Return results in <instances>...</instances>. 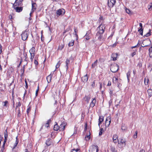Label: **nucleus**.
<instances>
[{"instance_id": "obj_1", "label": "nucleus", "mask_w": 152, "mask_h": 152, "mask_svg": "<svg viewBox=\"0 0 152 152\" xmlns=\"http://www.w3.org/2000/svg\"><path fill=\"white\" fill-rule=\"evenodd\" d=\"M106 25L104 24H102V23H101L99 26L97 28V30L98 31V34L99 33L103 34L104 32L106 27Z\"/></svg>"}, {"instance_id": "obj_2", "label": "nucleus", "mask_w": 152, "mask_h": 152, "mask_svg": "<svg viewBox=\"0 0 152 152\" xmlns=\"http://www.w3.org/2000/svg\"><path fill=\"white\" fill-rule=\"evenodd\" d=\"M29 52L30 54V58L31 60V61L32 62L33 60V58L35 54V48L34 47H32V48L30 50Z\"/></svg>"}, {"instance_id": "obj_3", "label": "nucleus", "mask_w": 152, "mask_h": 152, "mask_svg": "<svg viewBox=\"0 0 152 152\" xmlns=\"http://www.w3.org/2000/svg\"><path fill=\"white\" fill-rule=\"evenodd\" d=\"M29 33V32L27 30L23 31L21 34L22 40L24 41L26 40L28 38Z\"/></svg>"}, {"instance_id": "obj_4", "label": "nucleus", "mask_w": 152, "mask_h": 152, "mask_svg": "<svg viewBox=\"0 0 152 152\" xmlns=\"http://www.w3.org/2000/svg\"><path fill=\"white\" fill-rule=\"evenodd\" d=\"M65 12V11L64 9H61L56 11V16L58 17L64 15Z\"/></svg>"}, {"instance_id": "obj_5", "label": "nucleus", "mask_w": 152, "mask_h": 152, "mask_svg": "<svg viewBox=\"0 0 152 152\" xmlns=\"http://www.w3.org/2000/svg\"><path fill=\"white\" fill-rule=\"evenodd\" d=\"M118 69V65L116 64H112L110 67V70L111 71L115 73L117 71Z\"/></svg>"}, {"instance_id": "obj_6", "label": "nucleus", "mask_w": 152, "mask_h": 152, "mask_svg": "<svg viewBox=\"0 0 152 152\" xmlns=\"http://www.w3.org/2000/svg\"><path fill=\"white\" fill-rule=\"evenodd\" d=\"M99 151L98 147L96 145H93L90 148L89 152H98Z\"/></svg>"}, {"instance_id": "obj_7", "label": "nucleus", "mask_w": 152, "mask_h": 152, "mask_svg": "<svg viewBox=\"0 0 152 152\" xmlns=\"http://www.w3.org/2000/svg\"><path fill=\"white\" fill-rule=\"evenodd\" d=\"M118 146L120 148H121L126 145V141L124 140L121 139L119 141H118Z\"/></svg>"}, {"instance_id": "obj_8", "label": "nucleus", "mask_w": 152, "mask_h": 152, "mask_svg": "<svg viewBox=\"0 0 152 152\" xmlns=\"http://www.w3.org/2000/svg\"><path fill=\"white\" fill-rule=\"evenodd\" d=\"M151 44V41L150 39H147L142 42V44L143 45V46L141 45V46L142 47L148 46Z\"/></svg>"}, {"instance_id": "obj_9", "label": "nucleus", "mask_w": 152, "mask_h": 152, "mask_svg": "<svg viewBox=\"0 0 152 152\" xmlns=\"http://www.w3.org/2000/svg\"><path fill=\"white\" fill-rule=\"evenodd\" d=\"M116 3V0H108V5L110 8L112 7Z\"/></svg>"}, {"instance_id": "obj_10", "label": "nucleus", "mask_w": 152, "mask_h": 152, "mask_svg": "<svg viewBox=\"0 0 152 152\" xmlns=\"http://www.w3.org/2000/svg\"><path fill=\"white\" fill-rule=\"evenodd\" d=\"M23 0H16L14 3L13 5V7H18V6H22L23 5Z\"/></svg>"}, {"instance_id": "obj_11", "label": "nucleus", "mask_w": 152, "mask_h": 152, "mask_svg": "<svg viewBox=\"0 0 152 152\" xmlns=\"http://www.w3.org/2000/svg\"><path fill=\"white\" fill-rule=\"evenodd\" d=\"M111 119L110 116H108L105 121V125L106 126L108 127L111 122Z\"/></svg>"}, {"instance_id": "obj_12", "label": "nucleus", "mask_w": 152, "mask_h": 152, "mask_svg": "<svg viewBox=\"0 0 152 152\" xmlns=\"http://www.w3.org/2000/svg\"><path fill=\"white\" fill-rule=\"evenodd\" d=\"M31 4H32L31 10H32V12H34V11H35L36 10L37 7V4L35 3L33 1H32Z\"/></svg>"}, {"instance_id": "obj_13", "label": "nucleus", "mask_w": 152, "mask_h": 152, "mask_svg": "<svg viewBox=\"0 0 152 152\" xmlns=\"http://www.w3.org/2000/svg\"><path fill=\"white\" fill-rule=\"evenodd\" d=\"M52 143V139L50 138H48L46 140L45 144L47 146H48L51 145Z\"/></svg>"}, {"instance_id": "obj_14", "label": "nucleus", "mask_w": 152, "mask_h": 152, "mask_svg": "<svg viewBox=\"0 0 152 152\" xmlns=\"http://www.w3.org/2000/svg\"><path fill=\"white\" fill-rule=\"evenodd\" d=\"M66 126L65 123H62L59 126V130L60 131H63L64 130Z\"/></svg>"}, {"instance_id": "obj_15", "label": "nucleus", "mask_w": 152, "mask_h": 152, "mask_svg": "<svg viewBox=\"0 0 152 152\" xmlns=\"http://www.w3.org/2000/svg\"><path fill=\"white\" fill-rule=\"evenodd\" d=\"M14 8L17 12H20L22 11L23 7H13Z\"/></svg>"}, {"instance_id": "obj_16", "label": "nucleus", "mask_w": 152, "mask_h": 152, "mask_svg": "<svg viewBox=\"0 0 152 152\" xmlns=\"http://www.w3.org/2000/svg\"><path fill=\"white\" fill-rule=\"evenodd\" d=\"M118 136L116 134H114L113 136V142L115 143H116L117 142H118Z\"/></svg>"}, {"instance_id": "obj_17", "label": "nucleus", "mask_w": 152, "mask_h": 152, "mask_svg": "<svg viewBox=\"0 0 152 152\" xmlns=\"http://www.w3.org/2000/svg\"><path fill=\"white\" fill-rule=\"evenodd\" d=\"M81 79L83 82H86L88 79V77L87 75L86 74L83 77L81 78Z\"/></svg>"}, {"instance_id": "obj_18", "label": "nucleus", "mask_w": 152, "mask_h": 152, "mask_svg": "<svg viewBox=\"0 0 152 152\" xmlns=\"http://www.w3.org/2000/svg\"><path fill=\"white\" fill-rule=\"evenodd\" d=\"M52 76L53 75L51 74H50L46 78L48 83H50L51 82Z\"/></svg>"}, {"instance_id": "obj_19", "label": "nucleus", "mask_w": 152, "mask_h": 152, "mask_svg": "<svg viewBox=\"0 0 152 152\" xmlns=\"http://www.w3.org/2000/svg\"><path fill=\"white\" fill-rule=\"evenodd\" d=\"M102 34L99 33L98 34V32H97L96 34V37H97L98 39L100 41L101 40L102 38Z\"/></svg>"}, {"instance_id": "obj_20", "label": "nucleus", "mask_w": 152, "mask_h": 152, "mask_svg": "<svg viewBox=\"0 0 152 152\" xmlns=\"http://www.w3.org/2000/svg\"><path fill=\"white\" fill-rule=\"evenodd\" d=\"M96 103V99L94 98L93 99L92 102L90 104V106L91 107H93Z\"/></svg>"}, {"instance_id": "obj_21", "label": "nucleus", "mask_w": 152, "mask_h": 152, "mask_svg": "<svg viewBox=\"0 0 152 152\" xmlns=\"http://www.w3.org/2000/svg\"><path fill=\"white\" fill-rule=\"evenodd\" d=\"M64 44L63 43V44H59L58 50H61L64 48Z\"/></svg>"}, {"instance_id": "obj_22", "label": "nucleus", "mask_w": 152, "mask_h": 152, "mask_svg": "<svg viewBox=\"0 0 152 152\" xmlns=\"http://www.w3.org/2000/svg\"><path fill=\"white\" fill-rule=\"evenodd\" d=\"M147 93L149 97H151L152 96V89H149L147 91Z\"/></svg>"}, {"instance_id": "obj_23", "label": "nucleus", "mask_w": 152, "mask_h": 152, "mask_svg": "<svg viewBox=\"0 0 152 152\" xmlns=\"http://www.w3.org/2000/svg\"><path fill=\"white\" fill-rule=\"evenodd\" d=\"M118 55L117 53H113L112 55V57L113 58V60L114 61L116 60V58L117 57Z\"/></svg>"}, {"instance_id": "obj_24", "label": "nucleus", "mask_w": 152, "mask_h": 152, "mask_svg": "<svg viewBox=\"0 0 152 152\" xmlns=\"http://www.w3.org/2000/svg\"><path fill=\"white\" fill-rule=\"evenodd\" d=\"M84 99L85 101L87 102V103H88L89 102L90 99V97L88 96H86L85 97Z\"/></svg>"}, {"instance_id": "obj_25", "label": "nucleus", "mask_w": 152, "mask_h": 152, "mask_svg": "<svg viewBox=\"0 0 152 152\" xmlns=\"http://www.w3.org/2000/svg\"><path fill=\"white\" fill-rule=\"evenodd\" d=\"M99 126L100 124H101L104 120V117L103 116H99Z\"/></svg>"}, {"instance_id": "obj_26", "label": "nucleus", "mask_w": 152, "mask_h": 152, "mask_svg": "<svg viewBox=\"0 0 152 152\" xmlns=\"http://www.w3.org/2000/svg\"><path fill=\"white\" fill-rule=\"evenodd\" d=\"M54 130L56 131H58V130H59V126L58 125L57 123L54 126Z\"/></svg>"}, {"instance_id": "obj_27", "label": "nucleus", "mask_w": 152, "mask_h": 152, "mask_svg": "<svg viewBox=\"0 0 152 152\" xmlns=\"http://www.w3.org/2000/svg\"><path fill=\"white\" fill-rule=\"evenodd\" d=\"M113 82L114 83H116L118 82V79L116 77H113Z\"/></svg>"}, {"instance_id": "obj_28", "label": "nucleus", "mask_w": 152, "mask_h": 152, "mask_svg": "<svg viewBox=\"0 0 152 152\" xmlns=\"http://www.w3.org/2000/svg\"><path fill=\"white\" fill-rule=\"evenodd\" d=\"M74 41L73 40H72L71 41H70L68 44V46L69 47L72 46L74 45Z\"/></svg>"}, {"instance_id": "obj_29", "label": "nucleus", "mask_w": 152, "mask_h": 152, "mask_svg": "<svg viewBox=\"0 0 152 152\" xmlns=\"http://www.w3.org/2000/svg\"><path fill=\"white\" fill-rule=\"evenodd\" d=\"M51 121V119H49L47 123H46L45 124V126L47 127H48L49 126V124L50 123Z\"/></svg>"}, {"instance_id": "obj_30", "label": "nucleus", "mask_w": 152, "mask_h": 152, "mask_svg": "<svg viewBox=\"0 0 152 152\" xmlns=\"http://www.w3.org/2000/svg\"><path fill=\"white\" fill-rule=\"evenodd\" d=\"M149 79L148 78H145L144 79L145 84V85H147L148 84Z\"/></svg>"}, {"instance_id": "obj_31", "label": "nucleus", "mask_w": 152, "mask_h": 152, "mask_svg": "<svg viewBox=\"0 0 152 152\" xmlns=\"http://www.w3.org/2000/svg\"><path fill=\"white\" fill-rule=\"evenodd\" d=\"M70 62V60L69 59H67L66 60V69H67L68 67V64H69Z\"/></svg>"}, {"instance_id": "obj_32", "label": "nucleus", "mask_w": 152, "mask_h": 152, "mask_svg": "<svg viewBox=\"0 0 152 152\" xmlns=\"http://www.w3.org/2000/svg\"><path fill=\"white\" fill-rule=\"evenodd\" d=\"M151 30L149 29V32L147 33V34L144 35V36L148 37L150 36L151 35Z\"/></svg>"}, {"instance_id": "obj_33", "label": "nucleus", "mask_w": 152, "mask_h": 152, "mask_svg": "<svg viewBox=\"0 0 152 152\" xmlns=\"http://www.w3.org/2000/svg\"><path fill=\"white\" fill-rule=\"evenodd\" d=\"M97 61L96 60L94 63H93L92 64V67L93 68H94L95 66H96L97 65Z\"/></svg>"}, {"instance_id": "obj_34", "label": "nucleus", "mask_w": 152, "mask_h": 152, "mask_svg": "<svg viewBox=\"0 0 152 152\" xmlns=\"http://www.w3.org/2000/svg\"><path fill=\"white\" fill-rule=\"evenodd\" d=\"M131 72V71H129L126 74L127 79L128 81L129 80V78L130 77Z\"/></svg>"}, {"instance_id": "obj_35", "label": "nucleus", "mask_w": 152, "mask_h": 152, "mask_svg": "<svg viewBox=\"0 0 152 152\" xmlns=\"http://www.w3.org/2000/svg\"><path fill=\"white\" fill-rule=\"evenodd\" d=\"M21 105V104L20 102H18V103H17L16 104V110H17V108H18L19 107H20Z\"/></svg>"}, {"instance_id": "obj_36", "label": "nucleus", "mask_w": 152, "mask_h": 152, "mask_svg": "<svg viewBox=\"0 0 152 152\" xmlns=\"http://www.w3.org/2000/svg\"><path fill=\"white\" fill-rule=\"evenodd\" d=\"M138 31L139 32L140 34L141 35H143V28H140L138 30Z\"/></svg>"}, {"instance_id": "obj_37", "label": "nucleus", "mask_w": 152, "mask_h": 152, "mask_svg": "<svg viewBox=\"0 0 152 152\" xmlns=\"http://www.w3.org/2000/svg\"><path fill=\"white\" fill-rule=\"evenodd\" d=\"M121 129L122 130L125 131L126 130L127 128L125 125H124L122 126Z\"/></svg>"}, {"instance_id": "obj_38", "label": "nucleus", "mask_w": 152, "mask_h": 152, "mask_svg": "<svg viewBox=\"0 0 152 152\" xmlns=\"http://www.w3.org/2000/svg\"><path fill=\"white\" fill-rule=\"evenodd\" d=\"M71 152H80L79 149H73L71 150Z\"/></svg>"}, {"instance_id": "obj_39", "label": "nucleus", "mask_w": 152, "mask_h": 152, "mask_svg": "<svg viewBox=\"0 0 152 152\" xmlns=\"http://www.w3.org/2000/svg\"><path fill=\"white\" fill-rule=\"evenodd\" d=\"M16 141L15 142V143L14 146L13 148H15L17 146V145L18 144V137H16Z\"/></svg>"}, {"instance_id": "obj_40", "label": "nucleus", "mask_w": 152, "mask_h": 152, "mask_svg": "<svg viewBox=\"0 0 152 152\" xmlns=\"http://www.w3.org/2000/svg\"><path fill=\"white\" fill-rule=\"evenodd\" d=\"M8 103V102L7 101H6L4 102H3L2 103V105L4 106L7 107V104Z\"/></svg>"}, {"instance_id": "obj_41", "label": "nucleus", "mask_w": 152, "mask_h": 152, "mask_svg": "<svg viewBox=\"0 0 152 152\" xmlns=\"http://www.w3.org/2000/svg\"><path fill=\"white\" fill-rule=\"evenodd\" d=\"M74 31H75V36L76 37V39L77 40L78 39V35H77V31H76V30L75 29V28L74 29Z\"/></svg>"}, {"instance_id": "obj_42", "label": "nucleus", "mask_w": 152, "mask_h": 152, "mask_svg": "<svg viewBox=\"0 0 152 152\" xmlns=\"http://www.w3.org/2000/svg\"><path fill=\"white\" fill-rule=\"evenodd\" d=\"M140 45V43H139V41L137 45H136V46H134L132 47H131V48L132 49L138 47H139V45Z\"/></svg>"}, {"instance_id": "obj_43", "label": "nucleus", "mask_w": 152, "mask_h": 152, "mask_svg": "<svg viewBox=\"0 0 152 152\" xmlns=\"http://www.w3.org/2000/svg\"><path fill=\"white\" fill-rule=\"evenodd\" d=\"M60 64L61 63H60V61H58V62L57 63V64L56 66V69L58 68L59 67V66H60Z\"/></svg>"}, {"instance_id": "obj_44", "label": "nucleus", "mask_w": 152, "mask_h": 152, "mask_svg": "<svg viewBox=\"0 0 152 152\" xmlns=\"http://www.w3.org/2000/svg\"><path fill=\"white\" fill-rule=\"evenodd\" d=\"M103 131V128H101L100 129V131L99 133V135H101L102 134V132Z\"/></svg>"}, {"instance_id": "obj_45", "label": "nucleus", "mask_w": 152, "mask_h": 152, "mask_svg": "<svg viewBox=\"0 0 152 152\" xmlns=\"http://www.w3.org/2000/svg\"><path fill=\"white\" fill-rule=\"evenodd\" d=\"M137 133H138L137 131H136L135 132V134H134L133 136V138L134 139H136L137 138Z\"/></svg>"}, {"instance_id": "obj_46", "label": "nucleus", "mask_w": 152, "mask_h": 152, "mask_svg": "<svg viewBox=\"0 0 152 152\" xmlns=\"http://www.w3.org/2000/svg\"><path fill=\"white\" fill-rule=\"evenodd\" d=\"M18 117H19L20 116V115H21V112L20 111V110L19 108H18Z\"/></svg>"}, {"instance_id": "obj_47", "label": "nucleus", "mask_w": 152, "mask_h": 152, "mask_svg": "<svg viewBox=\"0 0 152 152\" xmlns=\"http://www.w3.org/2000/svg\"><path fill=\"white\" fill-rule=\"evenodd\" d=\"M126 12L128 14H129L131 12L130 10L129 9H128L127 8L126 9Z\"/></svg>"}, {"instance_id": "obj_48", "label": "nucleus", "mask_w": 152, "mask_h": 152, "mask_svg": "<svg viewBox=\"0 0 152 152\" xmlns=\"http://www.w3.org/2000/svg\"><path fill=\"white\" fill-rule=\"evenodd\" d=\"M70 27H69L64 32V34L66 33V32L68 31L69 30H70Z\"/></svg>"}, {"instance_id": "obj_49", "label": "nucleus", "mask_w": 152, "mask_h": 152, "mask_svg": "<svg viewBox=\"0 0 152 152\" xmlns=\"http://www.w3.org/2000/svg\"><path fill=\"white\" fill-rule=\"evenodd\" d=\"M151 5H150L148 6V9L150 10H152V4H151Z\"/></svg>"}, {"instance_id": "obj_50", "label": "nucleus", "mask_w": 152, "mask_h": 152, "mask_svg": "<svg viewBox=\"0 0 152 152\" xmlns=\"http://www.w3.org/2000/svg\"><path fill=\"white\" fill-rule=\"evenodd\" d=\"M7 134H4V140L7 141Z\"/></svg>"}, {"instance_id": "obj_51", "label": "nucleus", "mask_w": 152, "mask_h": 152, "mask_svg": "<svg viewBox=\"0 0 152 152\" xmlns=\"http://www.w3.org/2000/svg\"><path fill=\"white\" fill-rule=\"evenodd\" d=\"M39 86H38L37 87V89L36 90V96H37L38 95V93L39 91Z\"/></svg>"}, {"instance_id": "obj_52", "label": "nucleus", "mask_w": 152, "mask_h": 152, "mask_svg": "<svg viewBox=\"0 0 152 152\" xmlns=\"http://www.w3.org/2000/svg\"><path fill=\"white\" fill-rule=\"evenodd\" d=\"M84 37L85 39H86V40H88L90 39V37L89 36H85Z\"/></svg>"}, {"instance_id": "obj_53", "label": "nucleus", "mask_w": 152, "mask_h": 152, "mask_svg": "<svg viewBox=\"0 0 152 152\" xmlns=\"http://www.w3.org/2000/svg\"><path fill=\"white\" fill-rule=\"evenodd\" d=\"M110 97L113 96V92L112 90H111L110 89Z\"/></svg>"}, {"instance_id": "obj_54", "label": "nucleus", "mask_w": 152, "mask_h": 152, "mask_svg": "<svg viewBox=\"0 0 152 152\" xmlns=\"http://www.w3.org/2000/svg\"><path fill=\"white\" fill-rule=\"evenodd\" d=\"M30 110H31V108L30 107H29L27 109V112L28 115L29 112L30 111Z\"/></svg>"}, {"instance_id": "obj_55", "label": "nucleus", "mask_w": 152, "mask_h": 152, "mask_svg": "<svg viewBox=\"0 0 152 152\" xmlns=\"http://www.w3.org/2000/svg\"><path fill=\"white\" fill-rule=\"evenodd\" d=\"M34 63L36 65H37L38 64V61H37L35 59L34 60Z\"/></svg>"}, {"instance_id": "obj_56", "label": "nucleus", "mask_w": 152, "mask_h": 152, "mask_svg": "<svg viewBox=\"0 0 152 152\" xmlns=\"http://www.w3.org/2000/svg\"><path fill=\"white\" fill-rule=\"evenodd\" d=\"M95 82L94 81L91 84V86L94 88V86H95Z\"/></svg>"}, {"instance_id": "obj_57", "label": "nucleus", "mask_w": 152, "mask_h": 152, "mask_svg": "<svg viewBox=\"0 0 152 152\" xmlns=\"http://www.w3.org/2000/svg\"><path fill=\"white\" fill-rule=\"evenodd\" d=\"M90 133L89 132V134H88L85 137H87V138L88 137L90 138Z\"/></svg>"}, {"instance_id": "obj_58", "label": "nucleus", "mask_w": 152, "mask_h": 152, "mask_svg": "<svg viewBox=\"0 0 152 152\" xmlns=\"http://www.w3.org/2000/svg\"><path fill=\"white\" fill-rule=\"evenodd\" d=\"M136 54V53L135 51L134 52L132 53L131 56L132 57H133Z\"/></svg>"}, {"instance_id": "obj_59", "label": "nucleus", "mask_w": 152, "mask_h": 152, "mask_svg": "<svg viewBox=\"0 0 152 152\" xmlns=\"http://www.w3.org/2000/svg\"><path fill=\"white\" fill-rule=\"evenodd\" d=\"M111 85V83L110 81H108L107 86H110Z\"/></svg>"}, {"instance_id": "obj_60", "label": "nucleus", "mask_w": 152, "mask_h": 152, "mask_svg": "<svg viewBox=\"0 0 152 152\" xmlns=\"http://www.w3.org/2000/svg\"><path fill=\"white\" fill-rule=\"evenodd\" d=\"M89 33H90V32H89V31H87L85 36H89Z\"/></svg>"}, {"instance_id": "obj_61", "label": "nucleus", "mask_w": 152, "mask_h": 152, "mask_svg": "<svg viewBox=\"0 0 152 152\" xmlns=\"http://www.w3.org/2000/svg\"><path fill=\"white\" fill-rule=\"evenodd\" d=\"M149 53L152 52V46L149 49Z\"/></svg>"}, {"instance_id": "obj_62", "label": "nucleus", "mask_w": 152, "mask_h": 152, "mask_svg": "<svg viewBox=\"0 0 152 152\" xmlns=\"http://www.w3.org/2000/svg\"><path fill=\"white\" fill-rule=\"evenodd\" d=\"M112 151L114 152H117V151L116 150H115V149L114 148H112Z\"/></svg>"}, {"instance_id": "obj_63", "label": "nucleus", "mask_w": 152, "mask_h": 152, "mask_svg": "<svg viewBox=\"0 0 152 152\" xmlns=\"http://www.w3.org/2000/svg\"><path fill=\"white\" fill-rule=\"evenodd\" d=\"M2 47L1 45H0V54H1V52H2Z\"/></svg>"}, {"instance_id": "obj_64", "label": "nucleus", "mask_w": 152, "mask_h": 152, "mask_svg": "<svg viewBox=\"0 0 152 152\" xmlns=\"http://www.w3.org/2000/svg\"><path fill=\"white\" fill-rule=\"evenodd\" d=\"M90 139V138H88V137H85V140H86V141H88V140H89V139Z\"/></svg>"}]
</instances>
